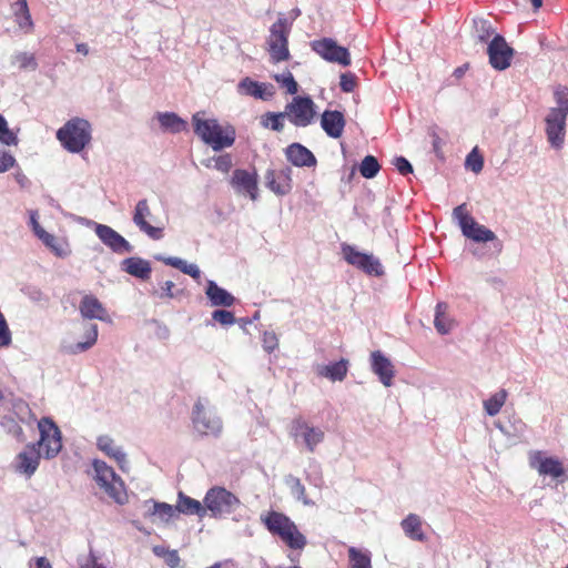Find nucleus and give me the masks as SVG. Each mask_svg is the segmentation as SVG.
<instances>
[{
  "instance_id": "4d7b16f0",
  "label": "nucleus",
  "mask_w": 568,
  "mask_h": 568,
  "mask_svg": "<svg viewBox=\"0 0 568 568\" xmlns=\"http://www.w3.org/2000/svg\"><path fill=\"white\" fill-rule=\"evenodd\" d=\"M339 87L343 92H353L356 87V77L351 72L342 73L339 77Z\"/></svg>"
},
{
  "instance_id": "6ab92c4d",
  "label": "nucleus",
  "mask_w": 568,
  "mask_h": 568,
  "mask_svg": "<svg viewBox=\"0 0 568 568\" xmlns=\"http://www.w3.org/2000/svg\"><path fill=\"white\" fill-rule=\"evenodd\" d=\"M41 457L37 445L28 444L16 457V471L31 478L39 467Z\"/></svg>"
},
{
  "instance_id": "7ed1b4c3",
  "label": "nucleus",
  "mask_w": 568,
  "mask_h": 568,
  "mask_svg": "<svg viewBox=\"0 0 568 568\" xmlns=\"http://www.w3.org/2000/svg\"><path fill=\"white\" fill-rule=\"evenodd\" d=\"M453 219L457 222L462 234L465 237L476 243L491 242L495 252H501L503 243L497 239L496 234L491 230L476 222V220L468 213L467 205L465 203L453 210Z\"/></svg>"
},
{
  "instance_id": "6e6d98bb",
  "label": "nucleus",
  "mask_w": 568,
  "mask_h": 568,
  "mask_svg": "<svg viewBox=\"0 0 568 568\" xmlns=\"http://www.w3.org/2000/svg\"><path fill=\"white\" fill-rule=\"evenodd\" d=\"M11 342V332L3 314L0 312V347H7Z\"/></svg>"
},
{
  "instance_id": "680f3d73",
  "label": "nucleus",
  "mask_w": 568,
  "mask_h": 568,
  "mask_svg": "<svg viewBox=\"0 0 568 568\" xmlns=\"http://www.w3.org/2000/svg\"><path fill=\"white\" fill-rule=\"evenodd\" d=\"M79 568H106V566L99 561V557L93 550H90L87 558L79 562Z\"/></svg>"
},
{
  "instance_id": "8fccbe9b",
  "label": "nucleus",
  "mask_w": 568,
  "mask_h": 568,
  "mask_svg": "<svg viewBox=\"0 0 568 568\" xmlns=\"http://www.w3.org/2000/svg\"><path fill=\"white\" fill-rule=\"evenodd\" d=\"M554 99L557 103L556 108L549 110H559L565 116L568 115V88L558 87L554 92Z\"/></svg>"
},
{
  "instance_id": "f3484780",
  "label": "nucleus",
  "mask_w": 568,
  "mask_h": 568,
  "mask_svg": "<svg viewBox=\"0 0 568 568\" xmlns=\"http://www.w3.org/2000/svg\"><path fill=\"white\" fill-rule=\"evenodd\" d=\"M231 185L239 194H247L252 201L258 197V175L256 171L236 169L231 178Z\"/></svg>"
},
{
  "instance_id": "a19ab883",
  "label": "nucleus",
  "mask_w": 568,
  "mask_h": 568,
  "mask_svg": "<svg viewBox=\"0 0 568 568\" xmlns=\"http://www.w3.org/2000/svg\"><path fill=\"white\" fill-rule=\"evenodd\" d=\"M146 504H152L151 508H149V516H158L162 521L168 523L171 518L175 516L176 507L166 503H160L154 500H149Z\"/></svg>"
},
{
  "instance_id": "1a4fd4ad",
  "label": "nucleus",
  "mask_w": 568,
  "mask_h": 568,
  "mask_svg": "<svg viewBox=\"0 0 568 568\" xmlns=\"http://www.w3.org/2000/svg\"><path fill=\"white\" fill-rule=\"evenodd\" d=\"M291 22L281 16L270 28V55L274 63L286 61L290 58L288 34Z\"/></svg>"
},
{
  "instance_id": "cd10ccee",
  "label": "nucleus",
  "mask_w": 568,
  "mask_h": 568,
  "mask_svg": "<svg viewBox=\"0 0 568 568\" xmlns=\"http://www.w3.org/2000/svg\"><path fill=\"white\" fill-rule=\"evenodd\" d=\"M205 295L211 306L231 307L235 303V297L225 288L219 286L214 281L207 280Z\"/></svg>"
},
{
  "instance_id": "ea45409f",
  "label": "nucleus",
  "mask_w": 568,
  "mask_h": 568,
  "mask_svg": "<svg viewBox=\"0 0 568 568\" xmlns=\"http://www.w3.org/2000/svg\"><path fill=\"white\" fill-rule=\"evenodd\" d=\"M447 308L448 305L444 302L437 303L435 307L434 326L442 335L448 334L453 326L452 321L446 316Z\"/></svg>"
},
{
  "instance_id": "603ef678",
  "label": "nucleus",
  "mask_w": 568,
  "mask_h": 568,
  "mask_svg": "<svg viewBox=\"0 0 568 568\" xmlns=\"http://www.w3.org/2000/svg\"><path fill=\"white\" fill-rule=\"evenodd\" d=\"M466 168L470 169L474 173H479L484 166V159L478 153L477 148L473 149L466 158Z\"/></svg>"
},
{
  "instance_id": "b1692460",
  "label": "nucleus",
  "mask_w": 568,
  "mask_h": 568,
  "mask_svg": "<svg viewBox=\"0 0 568 568\" xmlns=\"http://www.w3.org/2000/svg\"><path fill=\"white\" fill-rule=\"evenodd\" d=\"M266 186L277 195H285L292 190L291 170L275 172L267 170L265 174Z\"/></svg>"
},
{
  "instance_id": "49530a36",
  "label": "nucleus",
  "mask_w": 568,
  "mask_h": 568,
  "mask_svg": "<svg viewBox=\"0 0 568 568\" xmlns=\"http://www.w3.org/2000/svg\"><path fill=\"white\" fill-rule=\"evenodd\" d=\"M0 143L7 146H16L19 143L17 132L9 128L2 114H0Z\"/></svg>"
},
{
  "instance_id": "774afa93",
  "label": "nucleus",
  "mask_w": 568,
  "mask_h": 568,
  "mask_svg": "<svg viewBox=\"0 0 568 568\" xmlns=\"http://www.w3.org/2000/svg\"><path fill=\"white\" fill-rule=\"evenodd\" d=\"M36 568H52V566L45 557H39L36 560Z\"/></svg>"
},
{
  "instance_id": "c03bdc74",
  "label": "nucleus",
  "mask_w": 568,
  "mask_h": 568,
  "mask_svg": "<svg viewBox=\"0 0 568 568\" xmlns=\"http://www.w3.org/2000/svg\"><path fill=\"white\" fill-rule=\"evenodd\" d=\"M475 36L479 42H488L490 37L494 38L495 29L489 20L484 18H477L474 20Z\"/></svg>"
},
{
  "instance_id": "6e6552de",
  "label": "nucleus",
  "mask_w": 568,
  "mask_h": 568,
  "mask_svg": "<svg viewBox=\"0 0 568 568\" xmlns=\"http://www.w3.org/2000/svg\"><path fill=\"white\" fill-rule=\"evenodd\" d=\"M40 439L34 443L45 459L54 458L62 449V435L57 424L49 417L38 422Z\"/></svg>"
},
{
  "instance_id": "4be33fe9",
  "label": "nucleus",
  "mask_w": 568,
  "mask_h": 568,
  "mask_svg": "<svg viewBox=\"0 0 568 568\" xmlns=\"http://www.w3.org/2000/svg\"><path fill=\"white\" fill-rule=\"evenodd\" d=\"M346 120L344 114L337 110H325L321 116V128L327 136L338 139L343 135Z\"/></svg>"
},
{
  "instance_id": "a211bd4d",
  "label": "nucleus",
  "mask_w": 568,
  "mask_h": 568,
  "mask_svg": "<svg viewBox=\"0 0 568 568\" xmlns=\"http://www.w3.org/2000/svg\"><path fill=\"white\" fill-rule=\"evenodd\" d=\"M98 239L115 254L133 252V245L109 225L97 226Z\"/></svg>"
},
{
  "instance_id": "13d9d810",
  "label": "nucleus",
  "mask_w": 568,
  "mask_h": 568,
  "mask_svg": "<svg viewBox=\"0 0 568 568\" xmlns=\"http://www.w3.org/2000/svg\"><path fill=\"white\" fill-rule=\"evenodd\" d=\"M175 284L172 281H165L161 284L160 291H155L153 294L159 298H174L176 293L174 292Z\"/></svg>"
},
{
  "instance_id": "c756f323",
  "label": "nucleus",
  "mask_w": 568,
  "mask_h": 568,
  "mask_svg": "<svg viewBox=\"0 0 568 568\" xmlns=\"http://www.w3.org/2000/svg\"><path fill=\"white\" fill-rule=\"evenodd\" d=\"M79 311L84 320H106V311L93 295H85L79 304Z\"/></svg>"
},
{
  "instance_id": "aec40b11",
  "label": "nucleus",
  "mask_w": 568,
  "mask_h": 568,
  "mask_svg": "<svg viewBox=\"0 0 568 568\" xmlns=\"http://www.w3.org/2000/svg\"><path fill=\"white\" fill-rule=\"evenodd\" d=\"M97 447L109 458H112L116 462L119 468L123 473H128L130 469V464L126 457L125 452L121 446H118L112 437L109 435H101L97 438Z\"/></svg>"
},
{
  "instance_id": "a878e982",
  "label": "nucleus",
  "mask_w": 568,
  "mask_h": 568,
  "mask_svg": "<svg viewBox=\"0 0 568 568\" xmlns=\"http://www.w3.org/2000/svg\"><path fill=\"white\" fill-rule=\"evenodd\" d=\"M531 466L536 468L541 476H550L557 479L565 475V468L561 462L552 457H542L540 453L534 457Z\"/></svg>"
},
{
  "instance_id": "473e14b6",
  "label": "nucleus",
  "mask_w": 568,
  "mask_h": 568,
  "mask_svg": "<svg viewBox=\"0 0 568 568\" xmlns=\"http://www.w3.org/2000/svg\"><path fill=\"white\" fill-rule=\"evenodd\" d=\"M154 258L180 270L182 273L191 276L194 280H199L201 277V271L194 263H187L186 261L174 256L165 257L163 255H155Z\"/></svg>"
},
{
  "instance_id": "c9c22d12",
  "label": "nucleus",
  "mask_w": 568,
  "mask_h": 568,
  "mask_svg": "<svg viewBox=\"0 0 568 568\" xmlns=\"http://www.w3.org/2000/svg\"><path fill=\"white\" fill-rule=\"evenodd\" d=\"M400 526L408 538L417 541H424L426 539L422 530V519L418 515L409 514L402 520Z\"/></svg>"
},
{
  "instance_id": "3c124183",
  "label": "nucleus",
  "mask_w": 568,
  "mask_h": 568,
  "mask_svg": "<svg viewBox=\"0 0 568 568\" xmlns=\"http://www.w3.org/2000/svg\"><path fill=\"white\" fill-rule=\"evenodd\" d=\"M274 79L286 89L287 93L295 94L298 91V84L291 72L275 74Z\"/></svg>"
},
{
  "instance_id": "39448f33",
  "label": "nucleus",
  "mask_w": 568,
  "mask_h": 568,
  "mask_svg": "<svg viewBox=\"0 0 568 568\" xmlns=\"http://www.w3.org/2000/svg\"><path fill=\"white\" fill-rule=\"evenodd\" d=\"M94 470V480L98 486L118 505L128 503V494L125 484L122 478L116 475L114 469L105 462L94 459L92 462Z\"/></svg>"
},
{
  "instance_id": "72a5a7b5",
  "label": "nucleus",
  "mask_w": 568,
  "mask_h": 568,
  "mask_svg": "<svg viewBox=\"0 0 568 568\" xmlns=\"http://www.w3.org/2000/svg\"><path fill=\"white\" fill-rule=\"evenodd\" d=\"M156 118L163 131L180 133L186 130L187 123L174 112H159Z\"/></svg>"
},
{
  "instance_id": "09e8293b",
  "label": "nucleus",
  "mask_w": 568,
  "mask_h": 568,
  "mask_svg": "<svg viewBox=\"0 0 568 568\" xmlns=\"http://www.w3.org/2000/svg\"><path fill=\"white\" fill-rule=\"evenodd\" d=\"M287 116L285 112L273 113L267 112L262 116V125L264 128H270L273 131L281 132L284 129L283 118Z\"/></svg>"
},
{
  "instance_id": "393cba45",
  "label": "nucleus",
  "mask_w": 568,
  "mask_h": 568,
  "mask_svg": "<svg viewBox=\"0 0 568 568\" xmlns=\"http://www.w3.org/2000/svg\"><path fill=\"white\" fill-rule=\"evenodd\" d=\"M84 336L83 341H80L74 344L64 345L63 352L69 355H77L87 352L91 347H93L98 341V325L91 323L83 324Z\"/></svg>"
},
{
  "instance_id": "69168bd1",
  "label": "nucleus",
  "mask_w": 568,
  "mask_h": 568,
  "mask_svg": "<svg viewBox=\"0 0 568 568\" xmlns=\"http://www.w3.org/2000/svg\"><path fill=\"white\" fill-rule=\"evenodd\" d=\"M311 468L313 469L312 473H307L306 475V479L315 485V486H321L322 483H323V479H322V475H321V468H320V465L314 463L313 465H311Z\"/></svg>"
},
{
  "instance_id": "f8f14e48",
  "label": "nucleus",
  "mask_w": 568,
  "mask_h": 568,
  "mask_svg": "<svg viewBox=\"0 0 568 568\" xmlns=\"http://www.w3.org/2000/svg\"><path fill=\"white\" fill-rule=\"evenodd\" d=\"M285 113L295 126L305 128L316 115L315 103L310 97H294L285 106Z\"/></svg>"
},
{
  "instance_id": "412c9836",
  "label": "nucleus",
  "mask_w": 568,
  "mask_h": 568,
  "mask_svg": "<svg viewBox=\"0 0 568 568\" xmlns=\"http://www.w3.org/2000/svg\"><path fill=\"white\" fill-rule=\"evenodd\" d=\"M371 369L384 386H392L395 376L394 365L381 351L371 353Z\"/></svg>"
},
{
  "instance_id": "f03ea898",
  "label": "nucleus",
  "mask_w": 568,
  "mask_h": 568,
  "mask_svg": "<svg viewBox=\"0 0 568 568\" xmlns=\"http://www.w3.org/2000/svg\"><path fill=\"white\" fill-rule=\"evenodd\" d=\"M261 520L272 535L278 536L291 549H303L306 546V537L286 515L273 510L261 517Z\"/></svg>"
},
{
  "instance_id": "9d476101",
  "label": "nucleus",
  "mask_w": 568,
  "mask_h": 568,
  "mask_svg": "<svg viewBox=\"0 0 568 568\" xmlns=\"http://www.w3.org/2000/svg\"><path fill=\"white\" fill-rule=\"evenodd\" d=\"M343 258L352 266L369 276H382L384 268L381 261L372 253L358 251L354 245L342 243Z\"/></svg>"
},
{
  "instance_id": "dca6fc26",
  "label": "nucleus",
  "mask_w": 568,
  "mask_h": 568,
  "mask_svg": "<svg viewBox=\"0 0 568 568\" xmlns=\"http://www.w3.org/2000/svg\"><path fill=\"white\" fill-rule=\"evenodd\" d=\"M487 54L490 65L495 70L503 71L510 67L514 49L506 42L503 36L495 34L488 43Z\"/></svg>"
},
{
  "instance_id": "58836bf2",
  "label": "nucleus",
  "mask_w": 568,
  "mask_h": 568,
  "mask_svg": "<svg viewBox=\"0 0 568 568\" xmlns=\"http://www.w3.org/2000/svg\"><path fill=\"white\" fill-rule=\"evenodd\" d=\"M6 408L11 409L17 418L22 423H29L32 417L28 403L22 398L14 396L13 393L11 394Z\"/></svg>"
},
{
  "instance_id": "4468645a",
  "label": "nucleus",
  "mask_w": 568,
  "mask_h": 568,
  "mask_svg": "<svg viewBox=\"0 0 568 568\" xmlns=\"http://www.w3.org/2000/svg\"><path fill=\"white\" fill-rule=\"evenodd\" d=\"M150 204L146 199L139 200L134 206L132 222L151 240L159 241L164 236V226H155L150 223L154 221Z\"/></svg>"
},
{
  "instance_id": "37998d69",
  "label": "nucleus",
  "mask_w": 568,
  "mask_h": 568,
  "mask_svg": "<svg viewBox=\"0 0 568 568\" xmlns=\"http://www.w3.org/2000/svg\"><path fill=\"white\" fill-rule=\"evenodd\" d=\"M507 399V392L500 389L493 394L488 399L484 400V409L488 416H496Z\"/></svg>"
},
{
  "instance_id": "e433bc0d",
  "label": "nucleus",
  "mask_w": 568,
  "mask_h": 568,
  "mask_svg": "<svg viewBox=\"0 0 568 568\" xmlns=\"http://www.w3.org/2000/svg\"><path fill=\"white\" fill-rule=\"evenodd\" d=\"M347 554V568H372V554L369 550L358 549L352 546L348 548Z\"/></svg>"
},
{
  "instance_id": "f257e3e1",
  "label": "nucleus",
  "mask_w": 568,
  "mask_h": 568,
  "mask_svg": "<svg viewBox=\"0 0 568 568\" xmlns=\"http://www.w3.org/2000/svg\"><path fill=\"white\" fill-rule=\"evenodd\" d=\"M202 112L192 118L194 133L214 151H222L234 144L236 133L232 125L222 126L216 119H204Z\"/></svg>"
},
{
  "instance_id": "2f4dec72",
  "label": "nucleus",
  "mask_w": 568,
  "mask_h": 568,
  "mask_svg": "<svg viewBox=\"0 0 568 568\" xmlns=\"http://www.w3.org/2000/svg\"><path fill=\"white\" fill-rule=\"evenodd\" d=\"M12 12L19 29L26 33H30L33 30L34 24L29 11L28 1L17 0L12 6Z\"/></svg>"
},
{
  "instance_id": "20e7f679",
  "label": "nucleus",
  "mask_w": 568,
  "mask_h": 568,
  "mask_svg": "<svg viewBox=\"0 0 568 568\" xmlns=\"http://www.w3.org/2000/svg\"><path fill=\"white\" fill-rule=\"evenodd\" d=\"M57 139L69 152L79 153L91 142V124L85 119L73 118L57 131Z\"/></svg>"
},
{
  "instance_id": "052dcab7",
  "label": "nucleus",
  "mask_w": 568,
  "mask_h": 568,
  "mask_svg": "<svg viewBox=\"0 0 568 568\" xmlns=\"http://www.w3.org/2000/svg\"><path fill=\"white\" fill-rule=\"evenodd\" d=\"M3 425L6 426L9 434L18 439L23 438L22 427L11 417L4 418Z\"/></svg>"
},
{
  "instance_id": "338daca9",
  "label": "nucleus",
  "mask_w": 568,
  "mask_h": 568,
  "mask_svg": "<svg viewBox=\"0 0 568 568\" xmlns=\"http://www.w3.org/2000/svg\"><path fill=\"white\" fill-rule=\"evenodd\" d=\"M164 561L170 568H176L181 562V558L176 550H170L164 557Z\"/></svg>"
},
{
  "instance_id": "c85d7f7f",
  "label": "nucleus",
  "mask_w": 568,
  "mask_h": 568,
  "mask_svg": "<svg viewBox=\"0 0 568 568\" xmlns=\"http://www.w3.org/2000/svg\"><path fill=\"white\" fill-rule=\"evenodd\" d=\"M239 91L242 94L254 97L261 100H270L274 94V87L272 84L260 83L245 78L239 83Z\"/></svg>"
},
{
  "instance_id": "a18cd8bd",
  "label": "nucleus",
  "mask_w": 568,
  "mask_h": 568,
  "mask_svg": "<svg viewBox=\"0 0 568 568\" xmlns=\"http://www.w3.org/2000/svg\"><path fill=\"white\" fill-rule=\"evenodd\" d=\"M284 483L290 488V491L294 498L303 501V504L305 505L310 504V501L305 497V487L300 478L293 475H287L284 478Z\"/></svg>"
},
{
  "instance_id": "79ce46f5",
  "label": "nucleus",
  "mask_w": 568,
  "mask_h": 568,
  "mask_svg": "<svg viewBox=\"0 0 568 568\" xmlns=\"http://www.w3.org/2000/svg\"><path fill=\"white\" fill-rule=\"evenodd\" d=\"M10 61L12 65L18 67L20 70L34 71L38 69V61L34 54L30 52H14Z\"/></svg>"
},
{
  "instance_id": "2eb2a0df",
  "label": "nucleus",
  "mask_w": 568,
  "mask_h": 568,
  "mask_svg": "<svg viewBox=\"0 0 568 568\" xmlns=\"http://www.w3.org/2000/svg\"><path fill=\"white\" fill-rule=\"evenodd\" d=\"M567 116L559 110H549L545 118L547 141L555 150H561L566 140Z\"/></svg>"
},
{
  "instance_id": "0e129e2a",
  "label": "nucleus",
  "mask_w": 568,
  "mask_h": 568,
  "mask_svg": "<svg viewBox=\"0 0 568 568\" xmlns=\"http://www.w3.org/2000/svg\"><path fill=\"white\" fill-rule=\"evenodd\" d=\"M393 164L395 165L397 171L403 175H406V174L413 172V166H412L410 162L404 156L395 158L393 161Z\"/></svg>"
},
{
  "instance_id": "9b49d317",
  "label": "nucleus",
  "mask_w": 568,
  "mask_h": 568,
  "mask_svg": "<svg viewBox=\"0 0 568 568\" xmlns=\"http://www.w3.org/2000/svg\"><path fill=\"white\" fill-rule=\"evenodd\" d=\"M290 435L296 444H303L311 453H314L325 438V433L321 427L313 426L303 418H295L292 422Z\"/></svg>"
},
{
  "instance_id": "423d86ee",
  "label": "nucleus",
  "mask_w": 568,
  "mask_h": 568,
  "mask_svg": "<svg viewBox=\"0 0 568 568\" xmlns=\"http://www.w3.org/2000/svg\"><path fill=\"white\" fill-rule=\"evenodd\" d=\"M192 425L200 436L219 437L223 430L221 417L204 398H199L193 406Z\"/></svg>"
},
{
  "instance_id": "e2e57ef3",
  "label": "nucleus",
  "mask_w": 568,
  "mask_h": 568,
  "mask_svg": "<svg viewBox=\"0 0 568 568\" xmlns=\"http://www.w3.org/2000/svg\"><path fill=\"white\" fill-rule=\"evenodd\" d=\"M16 165V159L9 152L0 151V173H4Z\"/></svg>"
},
{
  "instance_id": "0eeeda50",
  "label": "nucleus",
  "mask_w": 568,
  "mask_h": 568,
  "mask_svg": "<svg viewBox=\"0 0 568 568\" xmlns=\"http://www.w3.org/2000/svg\"><path fill=\"white\" fill-rule=\"evenodd\" d=\"M203 504L205 505V515L210 511L211 517L224 518L234 513L241 501L226 488L214 486L206 491Z\"/></svg>"
},
{
  "instance_id": "ddd939ff",
  "label": "nucleus",
  "mask_w": 568,
  "mask_h": 568,
  "mask_svg": "<svg viewBox=\"0 0 568 568\" xmlns=\"http://www.w3.org/2000/svg\"><path fill=\"white\" fill-rule=\"evenodd\" d=\"M312 50L322 59L343 67L351 64V54L345 47L338 45L332 38H322L311 42Z\"/></svg>"
},
{
  "instance_id": "5701e85b",
  "label": "nucleus",
  "mask_w": 568,
  "mask_h": 568,
  "mask_svg": "<svg viewBox=\"0 0 568 568\" xmlns=\"http://www.w3.org/2000/svg\"><path fill=\"white\" fill-rule=\"evenodd\" d=\"M286 159L297 168L315 166L317 161L315 155L301 143H292L285 149Z\"/></svg>"
},
{
  "instance_id": "bb28decb",
  "label": "nucleus",
  "mask_w": 568,
  "mask_h": 568,
  "mask_svg": "<svg viewBox=\"0 0 568 568\" xmlns=\"http://www.w3.org/2000/svg\"><path fill=\"white\" fill-rule=\"evenodd\" d=\"M121 268L131 276L146 281L150 278L151 263L142 257L131 256L121 262Z\"/></svg>"
},
{
  "instance_id": "7c9ffc66",
  "label": "nucleus",
  "mask_w": 568,
  "mask_h": 568,
  "mask_svg": "<svg viewBox=\"0 0 568 568\" xmlns=\"http://www.w3.org/2000/svg\"><path fill=\"white\" fill-rule=\"evenodd\" d=\"M176 511L184 515H196L200 518L205 517V505L201 501L186 496L184 493L179 491L176 501Z\"/></svg>"
},
{
  "instance_id": "f704fd0d",
  "label": "nucleus",
  "mask_w": 568,
  "mask_h": 568,
  "mask_svg": "<svg viewBox=\"0 0 568 568\" xmlns=\"http://www.w3.org/2000/svg\"><path fill=\"white\" fill-rule=\"evenodd\" d=\"M317 372L318 375L326 377L332 382H342L348 372V361L342 358L338 362L321 366Z\"/></svg>"
},
{
  "instance_id": "bf43d9fd",
  "label": "nucleus",
  "mask_w": 568,
  "mask_h": 568,
  "mask_svg": "<svg viewBox=\"0 0 568 568\" xmlns=\"http://www.w3.org/2000/svg\"><path fill=\"white\" fill-rule=\"evenodd\" d=\"M213 160L215 162L214 168L222 173H227L233 165L230 154H222Z\"/></svg>"
},
{
  "instance_id": "5fc2aeb1",
  "label": "nucleus",
  "mask_w": 568,
  "mask_h": 568,
  "mask_svg": "<svg viewBox=\"0 0 568 568\" xmlns=\"http://www.w3.org/2000/svg\"><path fill=\"white\" fill-rule=\"evenodd\" d=\"M262 346L265 352L272 353L278 347V338L274 332H264L262 336Z\"/></svg>"
},
{
  "instance_id": "de8ad7c7",
  "label": "nucleus",
  "mask_w": 568,
  "mask_h": 568,
  "mask_svg": "<svg viewBox=\"0 0 568 568\" xmlns=\"http://www.w3.org/2000/svg\"><path fill=\"white\" fill-rule=\"evenodd\" d=\"M381 165L374 155H366L359 164V173L365 179H373L379 172Z\"/></svg>"
},
{
  "instance_id": "4c0bfd02",
  "label": "nucleus",
  "mask_w": 568,
  "mask_h": 568,
  "mask_svg": "<svg viewBox=\"0 0 568 568\" xmlns=\"http://www.w3.org/2000/svg\"><path fill=\"white\" fill-rule=\"evenodd\" d=\"M41 242L58 257L64 258L71 254L70 244L64 237L49 233Z\"/></svg>"
},
{
  "instance_id": "864d4df0",
  "label": "nucleus",
  "mask_w": 568,
  "mask_h": 568,
  "mask_svg": "<svg viewBox=\"0 0 568 568\" xmlns=\"http://www.w3.org/2000/svg\"><path fill=\"white\" fill-rule=\"evenodd\" d=\"M212 318L225 326L233 325L235 323L234 314L226 310H215L212 313Z\"/></svg>"
}]
</instances>
